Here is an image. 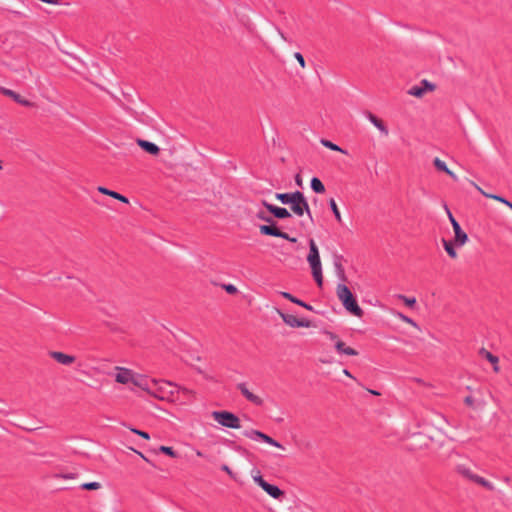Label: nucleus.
<instances>
[{
    "label": "nucleus",
    "instance_id": "1",
    "mask_svg": "<svg viewBox=\"0 0 512 512\" xmlns=\"http://www.w3.org/2000/svg\"><path fill=\"white\" fill-rule=\"evenodd\" d=\"M336 294L339 300L341 301L344 308L352 315L357 317H362L364 315V311L358 305L356 297L351 292V290L345 284L341 283L337 285Z\"/></svg>",
    "mask_w": 512,
    "mask_h": 512
},
{
    "label": "nucleus",
    "instance_id": "2",
    "mask_svg": "<svg viewBox=\"0 0 512 512\" xmlns=\"http://www.w3.org/2000/svg\"><path fill=\"white\" fill-rule=\"evenodd\" d=\"M257 218L269 223V225H261L259 227L260 233L262 235L266 236H273V237H279L282 239H285L291 243H296L297 238L289 236L286 232L281 231L277 225L276 222L273 220L272 217L267 216L265 212L260 211L257 213Z\"/></svg>",
    "mask_w": 512,
    "mask_h": 512
},
{
    "label": "nucleus",
    "instance_id": "3",
    "mask_svg": "<svg viewBox=\"0 0 512 512\" xmlns=\"http://www.w3.org/2000/svg\"><path fill=\"white\" fill-rule=\"evenodd\" d=\"M307 261L311 267L313 278L318 287L323 286L322 266L318 247L313 239L309 241V253Z\"/></svg>",
    "mask_w": 512,
    "mask_h": 512
},
{
    "label": "nucleus",
    "instance_id": "4",
    "mask_svg": "<svg viewBox=\"0 0 512 512\" xmlns=\"http://www.w3.org/2000/svg\"><path fill=\"white\" fill-rule=\"evenodd\" d=\"M293 195L294 196L292 198V201L289 204L292 212L299 217L303 216L304 213H306L309 216V218L313 220L309 204L304 194L301 191L297 190L293 192Z\"/></svg>",
    "mask_w": 512,
    "mask_h": 512
},
{
    "label": "nucleus",
    "instance_id": "5",
    "mask_svg": "<svg viewBox=\"0 0 512 512\" xmlns=\"http://www.w3.org/2000/svg\"><path fill=\"white\" fill-rule=\"evenodd\" d=\"M212 417L215 421H217L220 425L232 428L239 429L241 428L240 419L237 415L229 411H213Z\"/></svg>",
    "mask_w": 512,
    "mask_h": 512
},
{
    "label": "nucleus",
    "instance_id": "6",
    "mask_svg": "<svg viewBox=\"0 0 512 512\" xmlns=\"http://www.w3.org/2000/svg\"><path fill=\"white\" fill-rule=\"evenodd\" d=\"M446 210H447V214H448V217H449V220L451 222V225L453 227V230H454V241H455V244L458 245V246H462L464 245L467 240H468V236L467 234L462 230L460 224L456 221V219L453 217L452 213L449 211V209L446 207Z\"/></svg>",
    "mask_w": 512,
    "mask_h": 512
},
{
    "label": "nucleus",
    "instance_id": "7",
    "mask_svg": "<svg viewBox=\"0 0 512 512\" xmlns=\"http://www.w3.org/2000/svg\"><path fill=\"white\" fill-rule=\"evenodd\" d=\"M277 313L282 318L284 323L287 324L290 327H293V328H296V327L297 328L298 327L308 328V327L311 326V322L309 320H307V319H304V318L299 319V318H297L294 315L282 312L280 309H277Z\"/></svg>",
    "mask_w": 512,
    "mask_h": 512
},
{
    "label": "nucleus",
    "instance_id": "8",
    "mask_svg": "<svg viewBox=\"0 0 512 512\" xmlns=\"http://www.w3.org/2000/svg\"><path fill=\"white\" fill-rule=\"evenodd\" d=\"M262 205L277 219H287L291 217V213L286 208L275 206L266 200H262Z\"/></svg>",
    "mask_w": 512,
    "mask_h": 512
},
{
    "label": "nucleus",
    "instance_id": "9",
    "mask_svg": "<svg viewBox=\"0 0 512 512\" xmlns=\"http://www.w3.org/2000/svg\"><path fill=\"white\" fill-rule=\"evenodd\" d=\"M119 372L116 375V381L121 384H127L129 382H133L136 386H139L143 389V384L141 381H138L133 378L132 372L129 369L126 368H118Z\"/></svg>",
    "mask_w": 512,
    "mask_h": 512
},
{
    "label": "nucleus",
    "instance_id": "10",
    "mask_svg": "<svg viewBox=\"0 0 512 512\" xmlns=\"http://www.w3.org/2000/svg\"><path fill=\"white\" fill-rule=\"evenodd\" d=\"M237 389L241 392V394L251 403H253L256 406H262L263 405V399L259 396L255 395L249 389L247 388L246 383H239L237 384Z\"/></svg>",
    "mask_w": 512,
    "mask_h": 512
},
{
    "label": "nucleus",
    "instance_id": "11",
    "mask_svg": "<svg viewBox=\"0 0 512 512\" xmlns=\"http://www.w3.org/2000/svg\"><path fill=\"white\" fill-rule=\"evenodd\" d=\"M49 356L63 365H71L75 362L76 358L73 355H68L60 351H50Z\"/></svg>",
    "mask_w": 512,
    "mask_h": 512
},
{
    "label": "nucleus",
    "instance_id": "12",
    "mask_svg": "<svg viewBox=\"0 0 512 512\" xmlns=\"http://www.w3.org/2000/svg\"><path fill=\"white\" fill-rule=\"evenodd\" d=\"M136 143L140 148H142L146 153L150 155L157 156L160 153V148L150 141L138 138Z\"/></svg>",
    "mask_w": 512,
    "mask_h": 512
},
{
    "label": "nucleus",
    "instance_id": "13",
    "mask_svg": "<svg viewBox=\"0 0 512 512\" xmlns=\"http://www.w3.org/2000/svg\"><path fill=\"white\" fill-rule=\"evenodd\" d=\"M2 93L10 98H12L16 103L25 106V107H31L33 106V103L30 102L27 99H24L20 94L16 93L13 90L2 88Z\"/></svg>",
    "mask_w": 512,
    "mask_h": 512
},
{
    "label": "nucleus",
    "instance_id": "14",
    "mask_svg": "<svg viewBox=\"0 0 512 512\" xmlns=\"http://www.w3.org/2000/svg\"><path fill=\"white\" fill-rule=\"evenodd\" d=\"M268 495H270L274 499H281L284 497L285 493L278 486L266 483L262 488Z\"/></svg>",
    "mask_w": 512,
    "mask_h": 512
},
{
    "label": "nucleus",
    "instance_id": "15",
    "mask_svg": "<svg viewBox=\"0 0 512 512\" xmlns=\"http://www.w3.org/2000/svg\"><path fill=\"white\" fill-rule=\"evenodd\" d=\"M342 261H343V256L336 255L335 258H334V267H335V270H336L338 278L341 281L346 282L347 281V276H346L345 269H344V266L342 264Z\"/></svg>",
    "mask_w": 512,
    "mask_h": 512
},
{
    "label": "nucleus",
    "instance_id": "16",
    "mask_svg": "<svg viewBox=\"0 0 512 512\" xmlns=\"http://www.w3.org/2000/svg\"><path fill=\"white\" fill-rule=\"evenodd\" d=\"M367 118L370 120V122L375 126L377 127L384 135H388L389 133V130L387 128V126L385 125V123L380 119L378 118L376 115H374L373 113L371 112H367Z\"/></svg>",
    "mask_w": 512,
    "mask_h": 512
},
{
    "label": "nucleus",
    "instance_id": "17",
    "mask_svg": "<svg viewBox=\"0 0 512 512\" xmlns=\"http://www.w3.org/2000/svg\"><path fill=\"white\" fill-rule=\"evenodd\" d=\"M97 190L101 193V194H104V195H107V196H110L114 199H117L123 203H129V200L126 196L116 192V191H113V190H110L106 187H103V186H99L97 188Z\"/></svg>",
    "mask_w": 512,
    "mask_h": 512
},
{
    "label": "nucleus",
    "instance_id": "18",
    "mask_svg": "<svg viewBox=\"0 0 512 512\" xmlns=\"http://www.w3.org/2000/svg\"><path fill=\"white\" fill-rule=\"evenodd\" d=\"M479 354L482 355L486 360H488L493 365L494 372H499L500 368L498 366L499 358L486 350L485 348H481L479 350Z\"/></svg>",
    "mask_w": 512,
    "mask_h": 512
},
{
    "label": "nucleus",
    "instance_id": "19",
    "mask_svg": "<svg viewBox=\"0 0 512 512\" xmlns=\"http://www.w3.org/2000/svg\"><path fill=\"white\" fill-rule=\"evenodd\" d=\"M335 349L337 352L341 354H346L348 356H357L358 351L354 348L346 346V344L342 340H337L335 343Z\"/></svg>",
    "mask_w": 512,
    "mask_h": 512
},
{
    "label": "nucleus",
    "instance_id": "20",
    "mask_svg": "<svg viewBox=\"0 0 512 512\" xmlns=\"http://www.w3.org/2000/svg\"><path fill=\"white\" fill-rule=\"evenodd\" d=\"M311 189L315 192V193H318V194H322L325 192V186L324 184L322 183V181L317 178V177H313L311 179Z\"/></svg>",
    "mask_w": 512,
    "mask_h": 512
},
{
    "label": "nucleus",
    "instance_id": "21",
    "mask_svg": "<svg viewBox=\"0 0 512 512\" xmlns=\"http://www.w3.org/2000/svg\"><path fill=\"white\" fill-rule=\"evenodd\" d=\"M293 192L291 193H276L275 198L284 205H289L293 198Z\"/></svg>",
    "mask_w": 512,
    "mask_h": 512
},
{
    "label": "nucleus",
    "instance_id": "22",
    "mask_svg": "<svg viewBox=\"0 0 512 512\" xmlns=\"http://www.w3.org/2000/svg\"><path fill=\"white\" fill-rule=\"evenodd\" d=\"M443 241V246H444V249L445 251L447 252V254L451 257V258H456L457 257V252L454 248V245L452 243V241H447L445 239H442Z\"/></svg>",
    "mask_w": 512,
    "mask_h": 512
},
{
    "label": "nucleus",
    "instance_id": "23",
    "mask_svg": "<svg viewBox=\"0 0 512 512\" xmlns=\"http://www.w3.org/2000/svg\"><path fill=\"white\" fill-rule=\"evenodd\" d=\"M457 471L462 475L464 476L465 478L469 479L470 481H474V477H476L477 475L474 474L469 468L465 467V466H458L457 467Z\"/></svg>",
    "mask_w": 512,
    "mask_h": 512
},
{
    "label": "nucleus",
    "instance_id": "24",
    "mask_svg": "<svg viewBox=\"0 0 512 512\" xmlns=\"http://www.w3.org/2000/svg\"><path fill=\"white\" fill-rule=\"evenodd\" d=\"M484 196L486 198H490V199H494L496 201H499L501 203H504L506 205V207H509L511 210H512V202H510L509 200H507L506 198L500 196V195H496V194H490V193H484Z\"/></svg>",
    "mask_w": 512,
    "mask_h": 512
},
{
    "label": "nucleus",
    "instance_id": "25",
    "mask_svg": "<svg viewBox=\"0 0 512 512\" xmlns=\"http://www.w3.org/2000/svg\"><path fill=\"white\" fill-rule=\"evenodd\" d=\"M476 484L486 488L487 490H490L492 491L494 489V486L492 485L491 482H489L488 480H486L485 478L477 475L476 477H474V481Z\"/></svg>",
    "mask_w": 512,
    "mask_h": 512
},
{
    "label": "nucleus",
    "instance_id": "26",
    "mask_svg": "<svg viewBox=\"0 0 512 512\" xmlns=\"http://www.w3.org/2000/svg\"><path fill=\"white\" fill-rule=\"evenodd\" d=\"M260 440H262L263 442H265L269 445H272L274 447L284 449V447L281 443H279L278 441H276L275 439H273L272 437H270L269 435H267L265 433H263Z\"/></svg>",
    "mask_w": 512,
    "mask_h": 512
},
{
    "label": "nucleus",
    "instance_id": "27",
    "mask_svg": "<svg viewBox=\"0 0 512 512\" xmlns=\"http://www.w3.org/2000/svg\"><path fill=\"white\" fill-rule=\"evenodd\" d=\"M329 206L335 216V219L337 220L338 223H341L342 222V218H341V214H340V211L338 209V206L335 202V200L333 198H331L329 200Z\"/></svg>",
    "mask_w": 512,
    "mask_h": 512
},
{
    "label": "nucleus",
    "instance_id": "28",
    "mask_svg": "<svg viewBox=\"0 0 512 512\" xmlns=\"http://www.w3.org/2000/svg\"><path fill=\"white\" fill-rule=\"evenodd\" d=\"M425 89H423L420 85L413 86L408 90V94L414 97L421 98L425 94Z\"/></svg>",
    "mask_w": 512,
    "mask_h": 512
},
{
    "label": "nucleus",
    "instance_id": "29",
    "mask_svg": "<svg viewBox=\"0 0 512 512\" xmlns=\"http://www.w3.org/2000/svg\"><path fill=\"white\" fill-rule=\"evenodd\" d=\"M321 143L323 146H325L326 148H329L330 150L332 151H339L341 153H346L342 148H340L337 144L329 141V140H326V139H322L321 140Z\"/></svg>",
    "mask_w": 512,
    "mask_h": 512
},
{
    "label": "nucleus",
    "instance_id": "30",
    "mask_svg": "<svg viewBox=\"0 0 512 512\" xmlns=\"http://www.w3.org/2000/svg\"><path fill=\"white\" fill-rule=\"evenodd\" d=\"M433 164L438 171L448 173L449 168L447 167L446 163L439 159L438 157L434 159Z\"/></svg>",
    "mask_w": 512,
    "mask_h": 512
},
{
    "label": "nucleus",
    "instance_id": "31",
    "mask_svg": "<svg viewBox=\"0 0 512 512\" xmlns=\"http://www.w3.org/2000/svg\"><path fill=\"white\" fill-rule=\"evenodd\" d=\"M263 435V432L255 429H251L244 432V436L250 439L254 440H260L261 436Z\"/></svg>",
    "mask_w": 512,
    "mask_h": 512
},
{
    "label": "nucleus",
    "instance_id": "32",
    "mask_svg": "<svg viewBox=\"0 0 512 512\" xmlns=\"http://www.w3.org/2000/svg\"><path fill=\"white\" fill-rule=\"evenodd\" d=\"M158 451L172 458L178 457L177 452L173 449V447L170 446H160Z\"/></svg>",
    "mask_w": 512,
    "mask_h": 512
},
{
    "label": "nucleus",
    "instance_id": "33",
    "mask_svg": "<svg viewBox=\"0 0 512 512\" xmlns=\"http://www.w3.org/2000/svg\"><path fill=\"white\" fill-rule=\"evenodd\" d=\"M100 487H101V485L99 482H87L80 486L81 489L88 490V491L98 490Z\"/></svg>",
    "mask_w": 512,
    "mask_h": 512
},
{
    "label": "nucleus",
    "instance_id": "34",
    "mask_svg": "<svg viewBox=\"0 0 512 512\" xmlns=\"http://www.w3.org/2000/svg\"><path fill=\"white\" fill-rule=\"evenodd\" d=\"M420 86L425 89V92H431V91H434L436 86L435 84L429 82L428 80L426 79H423L421 82H420Z\"/></svg>",
    "mask_w": 512,
    "mask_h": 512
},
{
    "label": "nucleus",
    "instance_id": "35",
    "mask_svg": "<svg viewBox=\"0 0 512 512\" xmlns=\"http://www.w3.org/2000/svg\"><path fill=\"white\" fill-rule=\"evenodd\" d=\"M399 298L402 299L405 302V304L410 308H414V306L416 305L415 298H408L404 295H399Z\"/></svg>",
    "mask_w": 512,
    "mask_h": 512
},
{
    "label": "nucleus",
    "instance_id": "36",
    "mask_svg": "<svg viewBox=\"0 0 512 512\" xmlns=\"http://www.w3.org/2000/svg\"><path fill=\"white\" fill-rule=\"evenodd\" d=\"M130 430L134 434L139 435L140 437H142V438H144L146 440L150 439V435L147 432H145V431H142V430H139V429H136V428H130Z\"/></svg>",
    "mask_w": 512,
    "mask_h": 512
},
{
    "label": "nucleus",
    "instance_id": "37",
    "mask_svg": "<svg viewBox=\"0 0 512 512\" xmlns=\"http://www.w3.org/2000/svg\"><path fill=\"white\" fill-rule=\"evenodd\" d=\"M294 304L299 305V306H301V307H303V308H305L306 310H309V311H313L314 310L313 307L310 304H308V303H306V302H304V301H302L301 299H298V298L296 299Z\"/></svg>",
    "mask_w": 512,
    "mask_h": 512
},
{
    "label": "nucleus",
    "instance_id": "38",
    "mask_svg": "<svg viewBox=\"0 0 512 512\" xmlns=\"http://www.w3.org/2000/svg\"><path fill=\"white\" fill-rule=\"evenodd\" d=\"M279 293H280V295H281L283 298H285V299H287V300L291 301L292 303H295V301H296V299H297L295 296H293V295H292L291 293H289V292L281 291V292H279Z\"/></svg>",
    "mask_w": 512,
    "mask_h": 512
},
{
    "label": "nucleus",
    "instance_id": "39",
    "mask_svg": "<svg viewBox=\"0 0 512 512\" xmlns=\"http://www.w3.org/2000/svg\"><path fill=\"white\" fill-rule=\"evenodd\" d=\"M294 57L297 60V62L300 64V66L302 68H304L305 67V59H304L303 55L300 52H296L294 54Z\"/></svg>",
    "mask_w": 512,
    "mask_h": 512
},
{
    "label": "nucleus",
    "instance_id": "40",
    "mask_svg": "<svg viewBox=\"0 0 512 512\" xmlns=\"http://www.w3.org/2000/svg\"><path fill=\"white\" fill-rule=\"evenodd\" d=\"M256 484H258L261 488L267 483L261 475H256L253 477Z\"/></svg>",
    "mask_w": 512,
    "mask_h": 512
},
{
    "label": "nucleus",
    "instance_id": "41",
    "mask_svg": "<svg viewBox=\"0 0 512 512\" xmlns=\"http://www.w3.org/2000/svg\"><path fill=\"white\" fill-rule=\"evenodd\" d=\"M221 470L226 472L232 479H236L235 474L233 473V471L230 469V467L228 465L223 464L221 466Z\"/></svg>",
    "mask_w": 512,
    "mask_h": 512
},
{
    "label": "nucleus",
    "instance_id": "42",
    "mask_svg": "<svg viewBox=\"0 0 512 512\" xmlns=\"http://www.w3.org/2000/svg\"><path fill=\"white\" fill-rule=\"evenodd\" d=\"M224 289L229 294H235L238 291L237 288L232 284L224 285Z\"/></svg>",
    "mask_w": 512,
    "mask_h": 512
},
{
    "label": "nucleus",
    "instance_id": "43",
    "mask_svg": "<svg viewBox=\"0 0 512 512\" xmlns=\"http://www.w3.org/2000/svg\"><path fill=\"white\" fill-rule=\"evenodd\" d=\"M464 403L469 407H473L474 406V398L471 395H468L464 398Z\"/></svg>",
    "mask_w": 512,
    "mask_h": 512
},
{
    "label": "nucleus",
    "instance_id": "44",
    "mask_svg": "<svg viewBox=\"0 0 512 512\" xmlns=\"http://www.w3.org/2000/svg\"><path fill=\"white\" fill-rule=\"evenodd\" d=\"M400 317H401V319H402L403 321H405V322H407V323H409V324H411V325H413V326H416V323H415V322H414V320H412L411 318H409V317H407V316H405V315H403V314H400Z\"/></svg>",
    "mask_w": 512,
    "mask_h": 512
},
{
    "label": "nucleus",
    "instance_id": "45",
    "mask_svg": "<svg viewBox=\"0 0 512 512\" xmlns=\"http://www.w3.org/2000/svg\"><path fill=\"white\" fill-rule=\"evenodd\" d=\"M295 182L299 187H302V177L300 174H296L295 176Z\"/></svg>",
    "mask_w": 512,
    "mask_h": 512
},
{
    "label": "nucleus",
    "instance_id": "46",
    "mask_svg": "<svg viewBox=\"0 0 512 512\" xmlns=\"http://www.w3.org/2000/svg\"><path fill=\"white\" fill-rule=\"evenodd\" d=\"M134 451H135V452H136V453H137V454H138L142 459H144L146 462H148L149 464H151V465H153V466H154V464H153V463H152V462H151L147 457H145L143 453H141V452H139V451H136V450H134Z\"/></svg>",
    "mask_w": 512,
    "mask_h": 512
},
{
    "label": "nucleus",
    "instance_id": "47",
    "mask_svg": "<svg viewBox=\"0 0 512 512\" xmlns=\"http://www.w3.org/2000/svg\"><path fill=\"white\" fill-rule=\"evenodd\" d=\"M182 393H183L184 395H187V396H188V395H192V394H193V391H192V390H190V389H187V388H182Z\"/></svg>",
    "mask_w": 512,
    "mask_h": 512
},
{
    "label": "nucleus",
    "instance_id": "48",
    "mask_svg": "<svg viewBox=\"0 0 512 512\" xmlns=\"http://www.w3.org/2000/svg\"><path fill=\"white\" fill-rule=\"evenodd\" d=\"M446 174L449 175L454 181H458L457 176L450 169Z\"/></svg>",
    "mask_w": 512,
    "mask_h": 512
},
{
    "label": "nucleus",
    "instance_id": "49",
    "mask_svg": "<svg viewBox=\"0 0 512 512\" xmlns=\"http://www.w3.org/2000/svg\"><path fill=\"white\" fill-rule=\"evenodd\" d=\"M328 335H329L331 340H335V339L338 338V336L335 333H333V332H328Z\"/></svg>",
    "mask_w": 512,
    "mask_h": 512
},
{
    "label": "nucleus",
    "instance_id": "50",
    "mask_svg": "<svg viewBox=\"0 0 512 512\" xmlns=\"http://www.w3.org/2000/svg\"><path fill=\"white\" fill-rule=\"evenodd\" d=\"M343 374H344V375H346L347 377H350V378H353V379H354V377L352 376V374L350 373V371H349V370H347V369H344V370H343Z\"/></svg>",
    "mask_w": 512,
    "mask_h": 512
},
{
    "label": "nucleus",
    "instance_id": "51",
    "mask_svg": "<svg viewBox=\"0 0 512 512\" xmlns=\"http://www.w3.org/2000/svg\"><path fill=\"white\" fill-rule=\"evenodd\" d=\"M413 381H415L418 384L425 385V382L421 378H413Z\"/></svg>",
    "mask_w": 512,
    "mask_h": 512
},
{
    "label": "nucleus",
    "instance_id": "52",
    "mask_svg": "<svg viewBox=\"0 0 512 512\" xmlns=\"http://www.w3.org/2000/svg\"><path fill=\"white\" fill-rule=\"evenodd\" d=\"M475 188L484 196V193H486L480 186L477 184H474Z\"/></svg>",
    "mask_w": 512,
    "mask_h": 512
},
{
    "label": "nucleus",
    "instance_id": "53",
    "mask_svg": "<svg viewBox=\"0 0 512 512\" xmlns=\"http://www.w3.org/2000/svg\"><path fill=\"white\" fill-rule=\"evenodd\" d=\"M368 392L373 394V395H380V393L376 390H372V389H368Z\"/></svg>",
    "mask_w": 512,
    "mask_h": 512
},
{
    "label": "nucleus",
    "instance_id": "54",
    "mask_svg": "<svg viewBox=\"0 0 512 512\" xmlns=\"http://www.w3.org/2000/svg\"><path fill=\"white\" fill-rule=\"evenodd\" d=\"M64 478H66V479H71V478H73V476H71V475H65V476H64Z\"/></svg>",
    "mask_w": 512,
    "mask_h": 512
},
{
    "label": "nucleus",
    "instance_id": "55",
    "mask_svg": "<svg viewBox=\"0 0 512 512\" xmlns=\"http://www.w3.org/2000/svg\"><path fill=\"white\" fill-rule=\"evenodd\" d=\"M280 34H281V37H282L284 40H287L283 33H280Z\"/></svg>",
    "mask_w": 512,
    "mask_h": 512
},
{
    "label": "nucleus",
    "instance_id": "56",
    "mask_svg": "<svg viewBox=\"0 0 512 512\" xmlns=\"http://www.w3.org/2000/svg\"><path fill=\"white\" fill-rule=\"evenodd\" d=\"M198 456H203V454L200 451H197Z\"/></svg>",
    "mask_w": 512,
    "mask_h": 512
},
{
    "label": "nucleus",
    "instance_id": "57",
    "mask_svg": "<svg viewBox=\"0 0 512 512\" xmlns=\"http://www.w3.org/2000/svg\"><path fill=\"white\" fill-rule=\"evenodd\" d=\"M2 168H3L2 161L0 160V169H2Z\"/></svg>",
    "mask_w": 512,
    "mask_h": 512
}]
</instances>
